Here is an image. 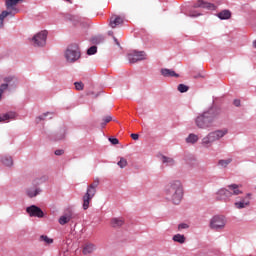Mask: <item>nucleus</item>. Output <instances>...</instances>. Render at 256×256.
Wrapping results in <instances>:
<instances>
[{
  "instance_id": "obj_33",
  "label": "nucleus",
  "mask_w": 256,
  "mask_h": 256,
  "mask_svg": "<svg viewBox=\"0 0 256 256\" xmlns=\"http://www.w3.org/2000/svg\"><path fill=\"white\" fill-rule=\"evenodd\" d=\"M95 53H97V46H91L87 50V55H95Z\"/></svg>"
},
{
  "instance_id": "obj_34",
  "label": "nucleus",
  "mask_w": 256,
  "mask_h": 256,
  "mask_svg": "<svg viewBox=\"0 0 256 256\" xmlns=\"http://www.w3.org/2000/svg\"><path fill=\"white\" fill-rule=\"evenodd\" d=\"M112 117L111 116H106L103 121L104 123H102V127H105V125H107V123H110V121H112Z\"/></svg>"
},
{
  "instance_id": "obj_22",
  "label": "nucleus",
  "mask_w": 256,
  "mask_h": 256,
  "mask_svg": "<svg viewBox=\"0 0 256 256\" xmlns=\"http://www.w3.org/2000/svg\"><path fill=\"white\" fill-rule=\"evenodd\" d=\"M9 15H13L12 11H2L0 14V29L3 28V23L5 21L6 17H9Z\"/></svg>"
},
{
  "instance_id": "obj_46",
  "label": "nucleus",
  "mask_w": 256,
  "mask_h": 256,
  "mask_svg": "<svg viewBox=\"0 0 256 256\" xmlns=\"http://www.w3.org/2000/svg\"><path fill=\"white\" fill-rule=\"evenodd\" d=\"M65 1H67L68 3H73V1H72V0H65Z\"/></svg>"
},
{
  "instance_id": "obj_27",
  "label": "nucleus",
  "mask_w": 256,
  "mask_h": 256,
  "mask_svg": "<svg viewBox=\"0 0 256 256\" xmlns=\"http://www.w3.org/2000/svg\"><path fill=\"white\" fill-rule=\"evenodd\" d=\"M40 241H43L44 243H46V245H51V243H53V239L49 238L46 235L40 236Z\"/></svg>"
},
{
  "instance_id": "obj_21",
  "label": "nucleus",
  "mask_w": 256,
  "mask_h": 256,
  "mask_svg": "<svg viewBox=\"0 0 256 256\" xmlns=\"http://www.w3.org/2000/svg\"><path fill=\"white\" fill-rule=\"evenodd\" d=\"M217 17H219L221 20L231 19V11L223 10L217 14Z\"/></svg>"
},
{
  "instance_id": "obj_14",
  "label": "nucleus",
  "mask_w": 256,
  "mask_h": 256,
  "mask_svg": "<svg viewBox=\"0 0 256 256\" xmlns=\"http://www.w3.org/2000/svg\"><path fill=\"white\" fill-rule=\"evenodd\" d=\"M124 20H125V18H123V16L112 15L110 17L109 26L112 29H115L116 27H119V25H123Z\"/></svg>"
},
{
  "instance_id": "obj_39",
  "label": "nucleus",
  "mask_w": 256,
  "mask_h": 256,
  "mask_svg": "<svg viewBox=\"0 0 256 256\" xmlns=\"http://www.w3.org/2000/svg\"><path fill=\"white\" fill-rule=\"evenodd\" d=\"M63 153H65V150H62V149L55 151V155L57 156L63 155Z\"/></svg>"
},
{
  "instance_id": "obj_9",
  "label": "nucleus",
  "mask_w": 256,
  "mask_h": 256,
  "mask_svg": "<svg viewBox=\"0 0 256 256\" xmlns=\"http://www.w3.org/2000/svg\"><path fill=\"white\" fill-rule=\"evenodd\" d=\"M34 47H45L47 43V30H43L32 38Z\"/></svg>"
},
{
  "instance_id": "obj_20",
  "label": "nucleus",
  "mask_w": 256,
  "mask_h": 256,
  "mask_svg": "<svg viewBox=\"0 0 256 256\" xmlns=\"http://www.w3.org/2000/svg\"><path fill=\"white\" fill-rule=\"evenodd\" d=\"M124 223H125V220H123V218H112L111 219V226L114 228L123 227Z\"/></svg>"
},
{
  "instance_id": "obj_12",
  "label": "nucleus",
  "mask_w": 256,
  "mask_h": 256,
  "mask_svg": "<svg viewBox=\"0 0 256 256\" xmlns=\"http://www.w3.org/2000/svg\"><path fill=\"white\" fill-rule=\"evenodd\" d=\"M194 9H207L208 11H215L217 9V6L215 4H211L209 2H205L203 0H198L194 5Z\"/></svg>"
},
{
  "instance_id": "obj_18",
  "label": "nucleus",
  "mask_w": 256,
  "mask_h": 256,
  "mask_svg": "<svg viewBox=\"0 0 256 256\" xmlns=\"http://www.w3.org/2000/svg\"><path fill=\"white\" fill-rule=\"evenodd\" d=\"M161 75L163 77H179V74H177L174 70L163 68L161 70Z\"/></svg>"
},
{
  "instance_id": "obj_15",
  "label": "nucleus",
  "mask_w": 256,
  "mask_h": 256,
  "mask_svg": "<svg viewBox=\"0 0 256 256\" xmlns=\"http://www.w3.org/2000/svg\"><path fill=\"white\" fill-rule=\"evenodd\" d=\"M97 250V246L91 242H86L82 246V253L83 255H91V253Z\"/></svg>"
},
{
  "instance_id": "obj_7",
  "label": "nucleus",
  "mask_w": 256,
  "mask_h": 256,
  "mask_svg": "<svg viewBox=\"0 0 256 256\" xmlns=\"http://www.w3.org/2000/svg\"><path fill=\"white\" fill-rule=\"evenodd\" d=\"M226 225L227 219L225 216L216 215L211 218L209 227L215 231H221V229H225Z\"/></svg>"
},
{
  "instance_id": "obj_45",
  "label": "nucleus",
  "mask_w": 256,
  "mask_h": 256,
  "mask_svg": "<svg viewBox=\"0 0 256 256\" xmlns=\"http://www.w3.org/2000/svg\"><path fill=\"white\" fill-rule=\"evenodd\" d=\"M115 43H116V45H118V46L120 45V44H119V41H117V39H115Z\"/></svg>"
},
{
  "instance_id": "obj_5",
  "label": "nucleus",
  "mask_w": 256,
  "mask_h": 256,
  "mask_svg": "<svg viewBox=\"0 0 256 256\" xmlns=\"http://www.w3.org/2000/svg\"><path fill=\"white\" fill-rule=\"evenodd\" d=\"M97 187H99V178H95L93 183H91L86 190V193L84 194L82 201V207L84 211H87L89 209V204L91 203L93 197H95L97 193Z\"/></svg>"
},
{
  "instance_id": "obj_17",
  "label": "nucleus",
  "mask_w": 256,
  "mask_h": 256,
  "mask_svg": "<svg viewBox=\"0 0 256 256\" xmlns=\"http://www.w3.org/2000/svg\"><path fill=\"white\" fill-rule=\"evenodd\" d=\"M236 209H245L249 205V196L241 198L239 202H235Z\"/></svg>"
},
{
  "instance_id": "obj_11",
  "label": "nucleus",
  "mask_w": 256,
  "mask_h": 256,
  "mask_svg": "<svg viewBox=\"0 0 256 256\" xmlns=\"http://www.w3.org/2000/svg\"><path fill=\"white\" fill-rule=\"evenodd\" d=\"M4 81L5 84L0 86V99L4 91H7L9 87H15V85H17V78L15 77H7L4 79Z\"/></svg>"
},
{
  "instance_id": "obj_44",
  "label": "nucleus",
  "mask_w": 256,
  "mask_h": 256,
  "mask_svg": "<svg viewBox=\"0 0 256 256\" xmlns=\"http://www.w3.org/2000/svg\"><path fill=\"white\" fill-rule=\"evenodd\" d=\"M253 47L256 49V40L253 42Z\"/></svg>"
},
{
  "instance_id": "obj_1",
  "label": "nucleus",
  "mask_w": 256,
  "mask_h": 256,
  "mask_svg": "<svg viewBox=\"0 0 256 256\" xmlns=\"http://www.w3.org/2000/svg\"><path fill=\"white\" fill-rule=\"evenodd\" d=\"M164 193L168 201L179 205L183 199V184L179 180H173L165 186Z\"/></svg>"
},
{
  "instance_id": "obj_32",
  "label": "nucleus",
  "mask_w": 256,
  "mask_h": 256,
  "mask_svg": "<svg viewBox=\"0 0 256 256\" xmlns=\"http://www.w3.org/2000/svg\"><path fill=\"white\" fill-rule=\"evenodd\" d=\"M231 158L226 159V160H220L218 162V164L220 165V167H227V165H229V163H231Z\"/></svg>"
},
{
  "instance_id": "obj_47",
  "label": "nucleus",
  "mask_w": 256,
  "mask_h": 256,
  "mask_svg": "<svg viewBox=\"0 0 256 256\" xmlns=\"http://www.w3.org/2000/svg\"><path fill=\"white\" fill-rule=\"evenodd\" d=\"M109 35H113V32H109Z\"/></svg>"
},
{
  "instance_id": "obj_23",
  "label": "nucleus",
  "mask_w": 256,
  "mask_h": 256,
  "mask_svg": "<svg viewBox=\"0 0 256 256\" xmlns=\"http://www.w3.org/2000/svg\"><path fill=\"white\" fill-rule=\"evenodd\" d=\"M199 141V136L196 134H189V136L186 138V143H190L191 145H195Z\"/></svg>"
},
{
  "instance_id": "obj_42",
  "label": "nucleus",
  "mask_w": 256,
  "mask_h": 256,
  "mask_svg": "<svg viewBox=\"0 0 256 256\" xmlns=\"http://www.w3.org/2000/svg\"><path fill=\"white\" fill-rule=\"evenodd\" d=\"M60 256H69V251H64L62 253H60Z\"/></svg>"
},
{
  "instance_id": "obj_16",
  "label": "nucleus",
  "mask_w": 256,
  "mask_h": 256,
  "mask_svg": "<svg viewBox=\"0 0 256 256\" xmlns=\"http://www.w3.org/2000/svg\"><path fill=\"white\" fill-rule=\"evenodd\" d=\"M71 219H73V212L71 210H68L59 218L58 223H60L61 225H67V223H69Z\"/></svg>"
},
{
  "instance_id": "obj_30",
  "label": "nucleus",
  "mask_w": 256,
  "mask_h": 256,
  "mask_svg": "<svg viewBox=\"0 0 256 256\" xmlns=\"http://www.w3.org/2000/svg\"><path fill=\"white\" fill-rule=\"evenodd\" d=\"M75 89L76 91H83L85 84H83V82H75Z\"/></svg>"
},
{
  "instance_id": "obj_3",
  "label": "nucleus",
  "mask_w": 256,
  "mask_h": 256,
  "mask_svg": "<svg viewBox=\"0 0 256 256\" xmlns=\"http://www.w3.org/2000/svg\"><path fill=\"white\" fill-rule=\"evenodd\" d=\"M243 193V190H241V187L237 184H231L227 188L220 189L216 194L217 201H229V198L232 195H241Z\"/></svg>"
},
{
  "instance_id": "obj_8",
  "label": "nucleus",
  "mask_w": 256,
  "mask_h": 256,
  "mask_svg": "<svg viewBox=\"0 0 256 256\" xmlns=\"http://www.w3.org/2000/svg\"><path fill=\"white\" fill-rule=\"evenodd\" d=\"M129 63H138V61H145L147 54L144 51L132 50L127 54Z\"/></svg>"
},
{
  "instance_id": "obj_4",
  "label": "nucleus",
  "mask_w": 256,
  "mask_h": 256,
  "mask_svg": "<svg viewBox=\"0 0 256 256\" xmlns=\"http://www.w3.org/2000/svg\"><path fill=\"white\" fill-rule=\"evenodd\" d=\"M229 133V130L227 128L216 130L213 132H210L207 136H205L202 139V145L203 147H206V149H209L215 143V141H219V139H223L225 135Z\"/></svg>"
},
{
  "instance_id": "obj_2",
  "label": "nucleus",
  "mask_w": 256,
  "mask_h": 256,
  "mask_svg": "<svg viewBox=\"0 0 256 256\" xmlns=\"http://www.w3.org/2000/svg\"><path fill=\"white\" fill-rule=\"evenodd\" d=\"M219 115V112L213 108L197 116L195 124L199 129H209L213 127L215 118Z\"/></svg>"
},
{
  "instance_id": "obj_6",
  "label": "nucleus",
  "mask_w": 256,
  "mask_h": 256,
  "mask_svg": "<svg viewBox=\"0 0 256 256\" xmlns=\"http://www.w3.org/2000/svg\"><path fill=\"white\" fill-rule=\"evenodd\" d=\"M64 57L67 63H75V61H79L81 59V50H79V46L77 44H71L67 47Z\"/></svg>"
},
{
  "instance_id": "obj_26",
  "label": "nucleus",
  "mask_w": 256,
  "mask_h": 256,
  "mask_svg": "<svg viewBox=\"0 0 256 256\" xmlns=\"http://www.w3.org/2000/svg\"><path fill=\"white\" fill-rule=\"evenodd\" d=\"M173 241H175L176 243H185V236L181 235V234H176L173 236Z\"/></svg>"
},
{
  "instance_id": "obj_41",
  "label": "nucleus",
  "mask_w": 256,
  "mask_h": 256,
  "mask_svg": "<svg viewBox=\"0 0 256 256\" xmlns=\"http://www.w3.org/2000/svg\"><path fill=\"white\" fill-rule=\"evenodd\" d=\"M131 138L134 140V141H137L139 139V134H131Z\"/></svg>"
},
{
  "instance_id": "obj_19",
  "label": "nucleus",
  "mask_w": 256,
  "mask_h": 256,
  "mask_svg": "<svg viewBox=\"0 0 256 256\" xmlns=\"http://www.w3.org/2000/svg\"><path fill=\"white\" fill-rule=\"evenodd\" d=\"M15 112H8L0 115V123H4V121H9L10 119H15Z\"/></svg>"
},
{
  "instance_id": "obj_24",
  "label": "nucleus",
  "mask_w": 256,
  "mask_h": 256,
  "mask_svg": "<svg viewBox=\"0 0 256 256\" xmlns=\"http://www.w3.org/2000/svg\"><path fill=\"white\" fill-rule=\"evenodd\" d=\"M1 161L6 167H11V165H13V158L11 156H3Z\"/></svg>"
},
{
  "instance_id": "obj_36",
  "label": "nucleus",
  "mask_w": 256,
  "mask_h": 256,
  "mask_svg": "<svg viewBox=\"0 0 256 256\" xmlns=\"http://www.w3.org/2000/svg\"><path fill=\"white\" fill-rule=\"evenodd\" d=\"M178 229H179V231H181L183 229H189V225H187L186 223H182V224L178 225Z\"/></svg>"
},
{
  "instance_id": "obj_40",
  "label": "nucleus",
  "mask_w": 256,
  "mask_h": 256,
  "mask_svg": "<svg viewBox=\"0 0 256 256\" xmlns=\"http://www.w3.org/2000/svg\"><path fill=\"white\" fill-rule=\"evenodd\" d=\"M234 105H235V107H241V100H234Z\"/></svg>"
},
{
  "instance_id": "obj_35",
  "label": "nucleus",
  "mask_w": 256,
  "mask_h": 256,
  "mask_svg": "<svg viewBox=\"0 0 256 256\" xmlns=\"http://www.w3.org/2000/svg\"><path fill=\"white\" fill-rule=\"evenodd\" d=\"M49 115H53V114L50 113V112L44 113V114H42L41 116H39V117L37 118V120H38V121H43V120H45V117H47V116H49Z\"/></svg>"
},
{
  "instance_id": "obj_38",
  "label": "nucleus",
  "mask_w": 256,
  "mask_h": 256,
  "mask_svg": "<svg viewBox=\"0 0 256 256\" xmlns=\"http://www.w3.org/2000/svg\"><path fill=\"white\" fill-rule=\"evenodd\" d=\"M200 15H201L200 13L195 14V12H193V11L189 12V17H199Z\"/></svg>"
},
{
  "instance_id": "obj_43",
  "label": "nucleus",
  "mask_w": 256,
  "mask_h": 256,
  "mask_svg": "<svg viewBox=\"0 0 256 256\" xmlns=\"http://www.w3.org/2000/svg\"><path fill=\"white\" fill-rule=\"evenodd\" d=\"M92 42L97 43V38H93Z\"/></svg>"
},
{
  "instance_id": "obj_31",
  "label": "nucleus",
  "mask_w": 256,
  "mask_h": 256,
  "mask_svg": "<svg viewBox=\"0 0 256 256\" xmlns=\"http://www.w3.org/2000/svg\"><path fill=\"white\" fill-rule=\"evenodd\" d=\"M118 165L121 169H125V167H127V159L120 158V161L118 162Z\"/></svg>"
},
{
  "instance_id": "obj_10",
  "label": "nucleus",
  "mask_w": 256,
  "mask_h": 256,
  "mask_svg": "<svg viewBox=\"0 0 256 256\" xmlns=\"http://www.w3.org/2000/svg\"><path fill=\"white\" fill-rule=\"evenodd\" d=\"M23 1L25 0H6L5 1V5H6V11H11L12 14L10 15H15L17 13H19V10L17 9V5H19L20 3H23Z\"/></svg>"
},
{
  "instance_id": "obj_13",
  "label": "nucleus",
  "mask_w": 256,
  "mask_h": 256,
  "mask_svg": "<svg viewBox=\"0 0 256 256\" xmlns=\"http://www.w3.org/2000/svg\"><path fill=\"white\" fill-rule=\"evenodd\" d=\"M27 213L30 215V217H43L44 213L43 210H41V208L32 205L26 208Z\"/></svg>"
},
{
  "instance_id": "obj_37",
  "label": "nucleus",
  "mask_w": 256,
  "mask_h": 256,
  "mask_svg": "<svg viewBox=\"0 0 256 256\" xmlns=\"http://www.w3.org/2000/svg\"><path fill=\"white\" fill-rule=\"evenodd\" d=\"M109 141L112 145H119V139L117 138H109Z\"/></svg>"
},
{
  "instance_id": "obj_29",
  "label": "nucleus",
  "mask_w": 256,
  "mask_h": 256,
  "mask_svg": "<svg viewBox=\"0 0 256 256\" xmlns=\"http://www.w3.org/2000/svg\"><path fill=\"white\" fill-rule=\"evenodd\" d=\"M162 162L167 163L168 165H174L175 164V160H173V158H169L167 156L162 157Z\"/></svg>"
},
{
  "instance_id": "obj_25",
  "label": "nucleus",
  "mask_w": 256,
  "mask_h": 256,
  "mask_svg": "<svg viewBox=\"0 0 256 256\" xmlns=\"http://www.w3.org/2000/svg\"><path fill=\"white\" fill-rule=\"evenodd\" d=\"M38 193H41V190L38 188H29L27 190V195L30 198L37 197Z\"/></svg>"
},
{
  "instance_id": "obj_28",
  "label": "nucleus",
  "mask_w": 256,
  "mask_h": 256,
  "mask_svg": "<svg viewBox=\"0 0 256 256\" xmlns=\"http://www.w3.org/2000/svg\"><path fill=\"white\" fill-rule=\"evenodd\" d=\"M178 91L180 93H187V91H189V86H187L185 84H179L178 85Z\"/></svg>"
}]
</instances>
